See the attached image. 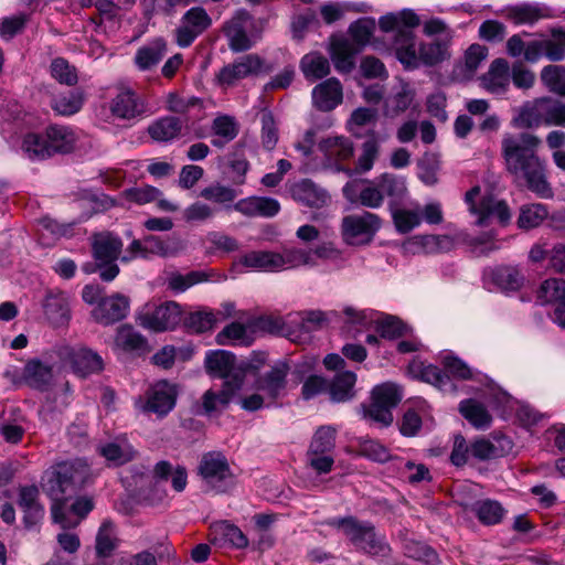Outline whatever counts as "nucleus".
Returning <instances> with one entry per match:
<instances>
[{"mask_svg": "<svg viewBox=\"0 0 565 565\" xmlns=\"http://www.w3.org/2000/svg\"><path fill=\"white\" fill-rule=\"evenodd\" d=\"M541 139L532 134H505L501 141V151L505 168L511 174L523 178L530 191L542 199L553 196L547 181L546 163L537 156Z\"/></svg>", "mask_w": 565, "mask_h": 565, "instance_id": "f257e3e1", "label": "nucleus"}, {"mask_svg": "<svg viewBox=\"0 0 565 565\" xmlns=\"http://www.w3.org/2000/svg\"><path fill=\"white\" fill-rule=\"evenodd\" d=\"M87 472V465L82 460H67L51 466L42 476L41 487L53 501L51 507L53 521L64 529L77 525L76 521L65 515L64 509L66 500L84 482Z\"/></svg>", "mask_w": 565, "mask_h": 565, "instance_id": "f03ea898", "label": "nucleus"}, {"mask_svg": "<svg viewBox=\"0 0 565 565\" xmlns=\"http://www.w3.org/2000/svg\"><path fill=\"white\" fill-rule=\"evenodd\" d=\"M332 527L342 530L351 544L360 552L371 556H386L391 548L385 537L376 533L372 523L359 521L353 516L333 518L328 521Z\"/></svg>", "mask_w": 565, "mask_h": 565, "instance_id": "7ed1b4c3", "label": "nucleus"}, {"mask_svg": "<svg viewBox=\"0 0 565 565\" xmlns=\"http://www.w3.org/2000/svg\"><path fill=\"white\" fill-rule=\"evenodd\" d=\"M469 212L476 216V225L488 226L494 221L507 226L511 221L508 204L494 198L491 193L481 194L480 186H473L465 195Z\"/></svg>", "mask_w": 565, "mask_h": 565, "instance_id": "20e7f679", "label": "nucleus"}, {"mask_svg": "<svg viewBox=\"0 0 565 565\" xmlns=\"http://www.w3.org/2000/svg\"><path fill=\"white\" fill-rule=\"evenodd\" d=\"M303 253L285 248L281 253L253 250L239 257L237 264L256 271L277 273L297 268Z\"/></svg>", "mask_w": 565, "mask_h": 565, "instance_id": "39448f33", "label": "nucleus"}, {"mask_svg": "<svg viewBox=\"0 0 565 565\" xmlns=\"http://www.w3.org/2000/svg\"><path fill=\"white\" fill-rule=\"evenodd\" d=\"M178 387L168 381L152 384L143 396L134 401L135 408L143 414H154L158 418L166 417L175 406Z\"/></svg>", "mask_w": 565, "mask_h": 565, "instance_id": "423d86ee", "label": "nucleus"}, {"mask_svg": "<svg viewBox=\"0 0 565 565\" xmlns=\"http://www.w3.org/2000/svg\"><path fill=\"white\" fill-rule=\"evenodd\" d=\"M205 487L216 493L227 492L235 483L227 459L222 452L211 451L202 456L198 467Z\"/></svg>", "mask_w": 565, "mask_h": 565, "instance_id": "0eeeda50", "label": "nucleus"}, {"mask_svg": "<svg viewBox=\"0 0 565 565\" xmlns=\"http://www.w3.org/2000/svg\"><path fill=\"white\" fill-rule=\"evenodd\" d=\"M122 248L121 239L111 233H99L94 235L92 242L93 257L100 278L104 281L114 280L119 274L116 260Z\"/></svg>", "mask_w": 565, "mask_h": 565, "instance_id": "6e6552de", "label": "nucleus"}, {"mask_svg": "<svg viewBox=\"0 0 565 565\" xmlns=\"http://www.w3.org/2000/svg\"><path fill=\"white\" fill-rule=\"evenodd\" d=\"M224 34L233 52L247 51L259 39V34L255 32L253 17L244 9L237 10L225 23Z\"/></svg>", "mask_w": 565, "mask_h": 565, "instance_id": "1a4fd4ad", "label": "nucleus"}, {"mask_svg": "<svg viewBox=\"0 0 565 565\" xmlns=\"http://www.w3.org/2000/svg\"><path fill=\"white\" fill-rule=\"evenodd\" d=\"M381 228V218L371 212L347 215L342 218L341 234L349 245L370 243Z\"/></svg>", "mask_w": 565, "mask_h": 565, "instance_id": "9d476101", "label": "nucleus"}, {"mask_svg": "<svg viewBox=\"0 0 565 565\" xmlns=\"http://www.w3.org/2000/svg\"><path fill=\"white\" fill-rule=\"evenodd\" d=\"M182 311L179 303L168 301L160 306L146 305L138 313V323L148 330L163 332L174 329L181 321Z\"/></svg>", "mask_w": 565, "mask_h": 565, "instance_id": "9b49d317", "label": "nucleus"}, {"mask_svg": "<svg viewBox=\"0 0 565 565\" xmlns=\"http://www.w3.org/2000/svg\"><path fill=\"white\" fill-rule=\"evenodd\" d=\"M402 399L399 387L393 383L377 385L372 391V401L364 415L370 419L388 426L393 422L392 409Z\"/></svg>", "mask_w": 565, "mask_h": 565, "instance_id": "f8f14e48", "label": "nucleus"}, {"mask_svg": "<svg viewBox=\"0 0 565 565\" xmlns=\"http://www.w3.org/2000/svg\"><path fill=\"white\" fill-rule=\"evenodd\" d=\"M553 97L543 96L524 103L513 118V125L519 128H539L552 126Z\"/></svg>", "mask_w": 565, "mask_h": 565, "instance_id": "ddd939ff", "label": "nucleus"}, {"mask_svg": "<svg viewBox=\"0 0 565 565\" xmlns=\"http://www.w3.org/2000/svg\"><path fill=\"white\" fill-rule=\"evenodd\" d=\"M543 56L552 62H559L565 58V31L563 29H552L551 38L526 43L524 54L526 62L533 64Z\"/></svg>", "mask_w": 565, "mask_h": 565, "instance_id": "4468645a", "label": "nucleus"}, {"mask_svg": "<svg viewBox=\"0 0 565 565\" xmlns=\"http://www.w3.org/2000/svg\"><path fill=\"white\" fill-rule=\"evenodd\" d=\"M212 25V19L202 7L189 9L175 30V42L180 47H189L198 36Z\"/></svg>", "mask_w": 565, "mask_h": 565, "instance_id": "2eb2a0df", "label": "nucleus"}, {"mask_svg": "<svg viewBox=\"0 0 565 565\" xmlns=\"http://www.w3.org/2000/svg\"><path fill=\"white\" fill-rule=\"evenodd\" d=\"M290 366L286 360H278L270 370L260 374L255 381L256 391L265 394L267 401L276 402L284 396L287 388V376Z\"/></svg>", "mask_w": 565, "mask_h": 565, "instance_id": "dca6fc26", "label": "nucleus"}, {"mask_svg": "<svg viewBox=\"0 0 565 565\" xmlns=\"http://www.w3.org/2000/svg\"><path fill=\"white\" fill-rule=\"evenodd\" d=\"M42 309L46 320L55 328L68 324L71 313V295L60 288L45 290Z\"/></svg>", "mask_w": 565, "mask_h": 565, "instance_id": "f3484780", "label": "nucleus"}, {"mask_svg": "<svg viewBox=\"0 0 565 565\" xmlns=\"http://www.w3.org/2000/svg\"><path fill=\"white\" fill-rule=\"evenodd\" d=\"M205 367L207 372L216 377L224 379V382L234 380L238 375L244 384V374L239 364H236V359L233 353L225 350H211L205 355Z\"/></svg>", "mask_w": 565, "mask_h": 565, "instance_id": "a211bd4d", "label": "nucleus"}, {"mask_svg": "<svg viewBox=\"0 0 565 565\" xmlns=\"http://www.w3.org/2000/svg\"><path fill=\"white\" fill-rule=\"evenodd\" d=\"M260 68V58L255 54H248L222 67L216 74L215 79L220 86L230 87L237 81L258 73Z\"/></svg>", "mask_w": 565, "mask_h": 565, "instance_id": "6ab92c4d", "label": "nucleus"}, {"mask_svg": "<svg viewBox=\"0 0 565 565\" xmlns=\"http://www.w3.org/2000/svg\"><path fill=\"white\" fill-rule=\"evenodd\" d=\"M242 387L243 385L241 377L235 375L234 380L223 382L221 391H206L202 396V406L204 413L211 415L213 413H218L225 409L228 404L237 396Z\"/></svg>", "mask_w": 565, "mask_h": 565, "instance_id": "aec40b11", "label": "nucleus"}, {"mask_svg": "<svg viewBox=\"0 0 565 565\" xmlns=\"http://www.w3.org/2000/svg\"><path fill=\"white\" fill-rule=\"evenodd\" d=\"M418 45L412 30H399L394 34L392 49L405 70L419 67Z\"/></svg>", "mask_w": 565, "mask_h": 565, "instance_id": "412c9836", "label": "nucleus"}, {"mask_svg": "<svg viewBox=\"0 0 565 565\" xmlns=\"http://www.w3.org/2000/svg\"><path fill=\"white\" fill-rule=\"evenodd\" d=\"M128 311V298L122 295L115 294L102 299L92 313L98 323L109 326L126 318Z\"/></svg>", "mask_w": 565, "mask_h": 565, "instance_id": "4be33fe9", "label": "nucleus"}, {"mask_svg": "<svg viewBox=\"0 0 565 565\" xmlns=\"http://www.w3.org/2000/svg\"><path fill=\"white\" fill-rule=\"evenodd\" d=\"M328 51L335 70L339 73L348 74L354 68L355 55L361 50L360 47H355L347 38L333 35L330 38Z\"/></svg>", "mask_w": 565, "mask_h": 565, "instance_id": "5701e85b", "label": "nucleus"}, {"mask_svg": "<svg viewBox=\"0 0 565 565\" xmlns=\"http://www.w3.org/2000/svg\"><path fill=\"white\" fill-rule=\"evenodd\" d=\"M290 193L296 202L312 209H322L331 202L329 193L308 179L292 184Z\"/></svg>", "mask_w": 565, "mask_h": 565, "instance_id": "b1692460", "label": "nucleus"}, {"mask_svg": "<svg viewBox=\"0 0 565 565\" xmlns=\"http://www.w3.org/2000/svg\"><path fill=\"white\" fill-rule=\"evenodd\" d=\"M312 103L321 111H330L343 100V88L340 81L330 77L312 89Z\"/></svg>", "mask_w": 565, "mask_h": 565, "instance_id": "393cba45", "label": "nucleus"}, {"mask_svg": "<svg viewBox=\"0 0 565 565\" xmlns=\"http://www.w3.org/2000/svg\"><path fill=\"white\" fill-rule=\"evenodd\" d=\"M481 86L489 93L500 95L510 85V65L505 58L499 57L491 62L489 70L480 77Z\"/></svg>", "mask_w": 565, "mask_h": 565, "instance_id": "a878e982", "label": "nucleus"}, {"mask_svg": "<svg viewBox=\"0 0 565 565\" xmlns=\"http://www.w3.org/2000/svg\"><path fill=\"white\" fill-rule=\"evenodd\" d=\"M233 209L248 217H273L279 213L280 204L273 198L249 196L236 202Z\"/></svg>", "mask_w": 565, "mask_h": 565, "instance_id": "bb28decb", "label": "nucleus"}, {"mask_svg": "<svg viewBox=\"0 0 565 565\" xmlns=\"http://www.w3.org/2000/svg\"><path fill=\"white\" fill-rule=\"evenodd\" d=\"M39 493L36 486H24L19 491V507L24 512L23 521L28 529L38 525L45 514Z\"/></svg>", "mask_w": 565, "mask_h": 565, "instance_id": "cd10ccee", "label": "nucleus"}, {"mask_svg": "<svg viewBox=\"0 0 565 565\" xmlns=\"http://www.w3.org/2000/svg\"><path fill=\"white\" fill-rule=\"evenodd\" d=\"M110 111L120 119H132L146 113V105L132 90L126 89L111 99Z\"/></svg>", "mask_w": 565, "mask_h": 565, "instance_id": "c85d7f7f", "label": "nucleus"}, {"mask_svg": "<svg viewBox=\"0 0 565 565\" xmlns=\"http://www.w3.org/2000/svg\"><path fill=\"white\" fill-rule=\"evenodd\" d=\"M377 117L375 108L359 107L352 111L347 122L348 130L356 138H375Z\"/></svg>", "mask_w": 565, "mask_h": 565, "instance_id": "c756f323", "label": "nucleus"}, {"mask_svg": "<svg viewBox=\"0 0 565 565\" xmlns=\"http://www.w3.org/2000/svg\"><path fill=\"white\" fill-rule=\"evenodd\" d=\"M210 536L211 541L220 546L228 545L235 548H245L248 545V539L242 530L228 521L212 524Z\"/></svg>", "mask_w": 565, "mask_h": 565, "instance_id": "7c9ffc66", "label": "nucleus"}, {"mask_svg": "<svg viewBox=\"0 0 565 565\" xmlns=\"http://www.w3.org/2000/svg\"><path fill=\"white\" fill-rule=\"evenodd\" d=\"M415 98V89L406 82H399L398 86L384 99L383 114L394 118L406 111Z\"/></svg>", "mask_w": 565, "mask_h": 565, "instance_id": "2f4dec72", "label": "nucleus"}, {"mask_svg": "<svg viewBox=\"0 0 565 565\" xmlns=\"http://www.w3.org/2000/svg\"><path fill=\"white\" fill-rule=\"evenodd\" d=\"M115 348L136 355H142L150 351L147 339L129 324L118 328L115 337Z\"/></svg>", "mask_w": 565, "mask_h": 565, "instance_id": "473e14b6", "label": "nucleus"}, {"mask_svg": "<svg viewBox=\"0 0 565 565\" xmlns=\"http://www.w3.org/2000/svg\"><path fill=\"white\" fill-rule=\"evenodd\" d=\"M51 157L55 153L72 152L79 139L78 132L68 126L54 125L46 129Z\"/></svg>", "mask_w": 565, "mask_h": 565, "instance_id": "72a5a7b5", "label": "nucleus"}, {"mask_svg": "<svg viewBox=\"0 0 565 565\" xmlns=\"http://www.w3.org/2000/svg\"><path fill=\"white\" fill-rule=\"evenodd\" d=\"M512 448V441L505 436L492 440L480 438L471 444V456L478 460H489L504 456Z\"/></svg>", "mask_w": 565, "mask_h": 565, "instance_id": "f704fd0d", "label": "nucleus"}, {"mask_svg": "<svg viewBox=\"0 0 565 565\" xmlns=\"http://www.w3.org/2000/svg\"><path fill=\"white\" fill-rule=\"evenodd\" d=\"M508 17L515 24H534L539 20L554 17L553 10L543 3H522L509 8Z\"/></svg>", "mask_w": 565, "mask_h": 565, "instance_id": "c9c22d12", "label": "nucleus"}, {"mask_svg": "<svg viewBox=\"0 0 565 565\" xmlns=\"http://www.w3.org/2000/svg\"><path fill=\"white\" fill-rule=\"evenodd\" d=\"M213 139L211 143L216 148H223L234 140L239 132V125L235 117L217 114L211 124Z\"/></svg>", "mask_w": 565, "mask_h": 565, "instance_id": "e433bc0d", "label": "nucleus"}, {"mask_svg": "<svg viewBox=\"0 0 565 565\" xmlns=\"http://www.w3.org/2000/svg\"><path fill=\"white\" fill-rule=\"evenodd\" d=\"M290 250L303 253L302 258L297 262L298 267L313 268L318 265L317 258L322 260H337L341 257V252L331 242L318 244L315 248L290 247Z\"/></svg>", "mask_w": 565, "mask_h": 565, "instance_id": "4c0bfd02", "label": "nucleus"}, {"mask_svg": "<svg viewBox=\"0 0 565 565\" xmlns=\"http://www.w3.org/2000/svg\"><path fill=\"white\" fill-rule=\"evenodd\" d=\"M379 24L384 32L395 31L397 33L399 30H411L418 26L420 18L414 10L403 9L381 17Z\"/></svg>", "mask_w": 565, "mask_h": 565, "instance_id": "58836bf2", "label": "nucleus"}, {"mask_svg": "<svg viewBox=\"0 0 565 565\" xmlns=\"http://www.w3.org/2000/svg\"><path fill=\"white\" fill-rule=\"evenodd\" d=\"M166 53V41L161 38H157L137 50L135 63L139 70L147 71L156 66L163 58Z\"/></svg>", "mask_w": 565, "mask_h": 565, "instance_id": "ea45409f", "label": "nucleus"}, {"mask_svg": "<svg viewBox=\"0 0 565 565\" xmlns=\"http://www.w3.org/2000/svg\"><path fill=\"white\" fill-rule=\"evenodd\" d=\"M22 374L30 386L43 390L52 382L53 366L39 359H32L24 365Z\"/></svg>", "mask_w": 565, "mask_h": 565, "instance_id": "a19ab883", "label": "nucleus"}, {"mask_svg": "<svg viewBox=\"0 0 565 565\" xmlns=\"http://www.w3.org/2000/svg\"><path fill=\"white\" fill-rule=\"evenodd\" d=\"M254 341L252 323L232 322L216 335L220 345H250Z\"/></svg>", "mask_w": 565, "mask_h": 565, "instance_id": "79ce46f5", "label": "nucleus"}, {"mask_svg": "<svg viewBox=\"0 0 565 565\" xmlns=\"http://www.w3.org/2000/svg\"><path fill=\"white\" fill-rule=\"evenodd\" d=\"M70 358L73 370L82 376L103 370V359L89 349L72 350Z\"/></svg>", "mask_w": 565, "mask_h": 565, "instance_id": "37998d69", "label": "nucleus"}, {"mask_svg": "<svg viewBox=\"0 0 565 565\" xmlns=\"http://www.w3.org/2000/svg\"><path fill=\"white\" fill-rule=\"evenodd\" d=\"M300 70L306 79L315 82L330 74L329 60L319 52H310L300 60Z\"/></svg>", "mask_w": 565, "mask_h": 565, "instance_id": "c03bdc74", "label": "nucleus"}, {"mask_svg": "<svg viewBox=\"0 0 565 565\" xmlns=\"http://www.w3.org/2000/svg\"><path fill=\"white\" fill-rule=\"evenodd\" d=\"M182 129V122L173 116H166L153 121L148 127L150 137L159 142H169L175 139Z\"/></svg>", "mask_w": 565, "mask_h": 565, "instance_id": "a18cd8bd", "label": "nucleus"}, {"mask_svg": "<svg viewBox=\"0 0 565 565\" xmlns=\"http://www.w3.org/2000/svg\"><path fill=\"white\" fill-rule=\"evenodd\" d=\"M356 375L352 371L337 373L329 386L330 397L334 402H347L354 396Z\"/></svg>", "mask_w": 565, "mask_h": 565, "instance_id": "49530a36", "label": "nucleus"}, {"mask_svg": "<svg viewBox=\"0 0 565 565\" xmlns=\"http://www.w3.org/2000/svg\"><path fill=\"white\" fill-rule=\"evenodd\" d=\"M21 149L23 154L32 161L45 160L51 157L46 132L44 135L26 134L23 137Z\"/></svg>", "mask_w": 565, "mask_h": 565, "instance_id": "de8ad7c7", "label": "nucleus"}, {"mask_svg": "<svg viewBox=\"0 0 565 565\" xmlns=\"http://www.w3.org/2000/svg\"><path fill=\"white\" fill-rule=\"evenodd\" d=\"M459 412L477 429H486L492 422V417L487 408L472 398L461 401Z\"/></svg>", "mask_w": 565, "mask_h": 565, "instance_id": "09e8293b", "label": "nucleus"}, {"mask_svg": "<svg viewBox=\"0 0 565 565\" xmlns=\"http://www.w3.org/2000/svg\"><path fill=\"white\" fill-rule=\"evenodd\" d=\"M99 454L113 466H121L134 458V449L125 439L107 443L98 448Z\"/></svg>", "mask_w": 565, "mask_h": 565, "instance_id": "8fccbe9b", "label": "nucleus"}, {"mask_svg": "<svg viewBox=\"0 0 565 565\" xmlns=\"http://www.w3.org/2000/svg\"><path fill=\"white\" fill-rule=\"evenodd\" d=\"M392 217L398 233L406 234L422 223V206L413 204L392 211Z\"/></svg>", "mask_w": 565, "mask_h": 565, "instance_id": "3c124183", "label": "nucleus"}, {"mask_svg": "<svg viewBox=\"0 0 565 565\" xmlns=\"http://www.w3.org/2000/svg\"><path fill=\"white\" fill-rule=\"evenodd\" d=\"M470 511L484 525H494L502 521L505 510L495 500H480L471 504Z\"/></svg>", "mask_w": 565, "mask_h": 565, "instance_id": "603ef678", "label": "nucleus"}, {"mask_svg": "<svg viewBox=\"0 0 565 565\" xmlns=\"http://www.w3.org/2000/svg\"><path fill=\"white\" fill-rule=\"evenodd\" d=\"M319 149L329 160L340 161L353 154V145L345 137H328L320 141Z\"/></svg>", "mask_w": 565, "mask_h": 565, "instance_id": "864d4df0", "label": "nucleus"}, {"mask_svg": "<svg viewBox=\"0 0 565 565\" xmlns=\"http://www.w3.org/2000/svg\"><path fill=\"white\" fill-rule=\"evenodd\" d=\"M493 282L504 292L515 291L521 288L524 277L516 267L501 266L491 274Z\"/></svg>", "mask_w": 565, "mask_h": 565, "instance_id": "5fc2aeb1", "label": "nucleus"}, {"mask_svg": "<svg viewBox=\"0 0 565 565\" xmlns=\"http://www.w3.org/2000/svg\"><path fill=\"white\" fill-rule=\"evenodd\" d=\"M84 104V95L79 90L58 94L52 98L53 110L62 116H72L78 113Z\"/></svg>", "mask_w": 565, "mask_h": 565, "instance_id": "6e6d98bb", "label": "nucleus"}, {"mask_svg": "<svg viewBox=\"0 0 565 565\" xmlns=\"http://www.w3.org/2000/svg\"><path fill=\"white\" fill-rule=\"evenodd\" d=\"M12 419H4L0 427V433L7 443H19L25 433V417L18 407L9 409Z\"/></svg>", "mask_w": 565, "mask_h": 565, "instance_id": "4d7b16f0", "label": "nucleus"}, {"mask_svg": "<svg viewBox=\"0 0 565 565\" xmlns=\"http://www.w3.org/2000/svg\"><path fill=\"white\" fill-rule=\"evenodd\" d=\"M547 216L548 209L545 204H524L520 207L516 223L522 230H531L540 226Z\"/></svg>", "mask_w": 565, "mask_h": 565, "instance_id": "13d9d810", "label": "nucleus"}, {"mask_svg": "<svg viewBox=\"0 0 565 565\" xmlns=\"http://www.w3.org/2000/svg\"><path fill=\"white\" fill-rule=\"evenodd\" d=\"M210 280L209 275L202 270H193L185 275L180 273H171L167 277V286L175 294H181L194 285Z\"/></svg>", "mask_w": 565, "mask_h": 565, "instance_id": "bf43d9fd", "label": "nucleus"}, {"mask_svg": "<svg viewBox=\"0 0 565 565\" xmlns=\"http://www.w3.org/2000/svg\"><path fill=\"white\" fill-rule=\"evenodd\" d=\"M537 300L542 305L556 303L562 305L565 302V280L561 278H550L542 282Z\"/></svg>", "mask_w": 565, "mask_h": 565, "instance_id": "052dcab7", "label": "nucleus"}, {"mask_svg": "<svg viewBox=\"0 0 565 565\" xmlns=\"http://www.w3.org/2000/svg\"><path fill=\"white\" fill-rule=\"evenodd\" d=\"M541 81L550 93L565 97V67L547 65L541 71Z\"/></svg>", "mask_w": 565, "mask_h": 565, "instance_id": "680f3d73", "label": "nucleus"}, {"mask_svg": "<svg viewBox=\"0 0 565 565\" xmlns=\"http://www.w3.org/2000/svg\"><path fill=\"white\" fill-rule=\"evenodd\" d=\"M337 430L332 426H321L315 433L309 455L330 454L335 447Z\"/></svg>", "mask_w": 565, "mask_h": 565, "instance_id": "e2e57ef3", "label": "nucleus"}, {"mask_svg": "<svg viewBox=\"0 0 565 565\" xmlns=\"http://www.w3.org/2000/svg\"><path fill=\"white\" fill-rule=\"evenodd\" d=\"M448 55L447 45L444 42H420L418 45L419 66H433L443 62Z\"/></svg>", "mask_w": 565, "mask_h": 565, "instance_id": "0e129e2a", "label": "nucleus"}, {"mask_svg": "<svg viewBox=\"0 0 565 565\" xmlns=\"http://www.w3.org/2000/svg\"><path fill=\"white\" fill-rule=\"evenodd\" d=\"M347 317V323L352 327H356L358 330L361 329H374L375 322L377 321L379 312L371 309H356L354 307L348 306L343 310Z\"/></svg>", "mask_w": 565, "mask_h": 565, "instance_id": "69168bd1", "label": "nucleus"}, {"mask_svg": "<svg viewBox=\"0 0 565 565\" xmlns=\"http://www.w3.org/2000/svg\"><path fill=\"white\" fill-rule=\"evenodd\" d=\"M50 72L52 77L60 84L74 86L78 82L76 67L63 57H56L51 62Z\"/></svg>", "mask_w": 565, "mask_h": 565, "instance_id": "338daca9", "label": "nucleus"}, {"mask_svg": "<svg viewBox=\"0 0 565 565\" xmlns=\"http://www.w3.org/2000/svg\"><path fill=\"white\" fill-rule=\"evenodd\" d=\"M374 330L381 338L393 340L406 332V326L396 317L379 313Z\"/></svg>", "mask_w": 565, "mask_h": 565, "instance_id": "774afa93", "label": "nucleus"}]
</instances>
